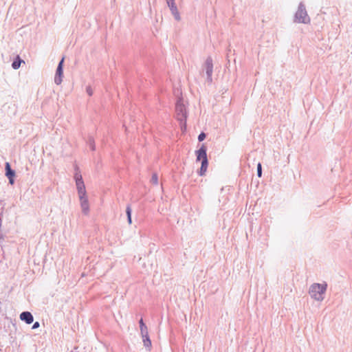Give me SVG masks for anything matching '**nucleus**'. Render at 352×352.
Segmentation results:
<instances>
[{
  "mask_svg": "<svg viewBox=\"0 0 352 352\" xmlns=\"http://www.w3.org/2000/svg\"><path fill=\"white\" fill-rule=\"evenodd\" d=\"M142 338H143V342H144V346L146 347H148V348L151 347V341L149 339L148 333H146V336L142 335Z\"/></svg>",
  "mask_w": 352,
  "mask_h": 352,
  "instance_id": "15",
  "label": "nucleus"
},
{
  "mask_svg": "<svg viewBox=\"0 0 352 352\" xmlns=\"http://www.w3.org/2000/svg\"><path fill=\"white\" fill-rule=\"evenodd\" d=\"M296 20L299 23H306L308 21L307 14L305 9L299 8L296 13Z\"/></svg>",
  "mask_w": 352,
  "mask_h": 352,
  "instance_id": "3",
  "label": "nucleus"
},
{
  "mask_svg": "<svg viewBox=\"0 0 352 352\" xmlns=\"http://www.w3.org/2000/svg\"><path fill=\"white\" fill-rule=\"evenodd\" d=\"M21 63H24V61L22 60L19 56H17L16 60L12 64L13 69H19Z\"/></svg>",
  "mask_w": 352,
  "mask_h": 352,
  "instance_id": "13",
  "label": "nucleus"
},
{
  "mask_svg": "<svg viewBox=\"0 0 352 352\" xmlns=\"http://www.w3.org/2000/svg\"><path fill=\"white\" fill-rule=\"evenodd\" d=\"M208 160L201 162V166L200 170H199V175L201 176L205 175V173L207 170V168H208Z\"/></svg>",
  "mask_w": 352,
  "mask_h": 352,
  "instance_id": "12",
  "label": "nucleus"
},
{
  "mask_svg": "<svg viewBox=\"0 0 352 352\" xmlns=\"http://www.w3.org/2000/svg\"><path fill=\"white\" fill-rule=\"evenodd\" d=\"M79 198L80 200L82 212L87 214L89 212V202H88V199L87 197V195H84V196H79Z\"/></svg>",
  "mask_w": 352,
  "mask_h": 352,
  "instance_id": "5",
  "label": "nucleus"
},
{
  "mask_svg": "<svg viewBox=\"0 0 352 352\" xmlns=\"http://www.w3.org/2000/svg\"><path fill=\"white\" fill-rule=\"evenodd\" d=\"M40 324H39V322H36L34 323L33 326H32V329H36L38 327H39Z\"/></svg>",
  "mask_w": 352,
  "mask_h": 352,
  "instance_id": "21",
  "label": "nucleus"
},
{
  "mask_svg": "<svg viewBox=\"0 0 352 352\" xmlns=\"http://www.w3.org/2000/svg\"><path fill=\"white\" fill-rule=\"evenodd\" d=\"M167 4L169 6L172 13L175 16L177 19H179V14L177 8L175 6L174 0H166Z\"/></svg>",
  "mask_w": 352,
  "mask_h": 352,
  "instance_id": "10",
  "label": "nucleus"
},
{
  "mask_svg": "<svg viewBox=\"0 0 352 352\" xmlns=\"http://www.w3.org/2000/svg\"><path fill=\"white\" fill-rule=\"evenodd\" d=\"M140 331H141L142 335L146 336V333H148V329H147L146 326L144 324L142 319H140Z\"/></svg>",
  "mask_w": 352,
  "mask_h": 352,
  "instance_id": "14",
  "label": "nucleus"
},
{
  "mask_svg": "<svg viewBox=\"0 0 352 352\" xmlns=\"http://www.w3.org/2000/svg\"><path fill=\"white\" fill-rule=\"evenodd\" d=\"M175 112L177 119L183 121L185 120L187 117V111L186 108V105L184 104L183 100L179 99L177 100L175 106Z\"/></svg>",
  "mask_w": 352,
  "mask_h": 352,
  "instance_id": "2",
  "label": "nucleus"
},
{
  "mask_svg": "<svg viewBox=\"0 0 352 352\" xmlns=\"http://www.w3.org/2000/svg\"><path fill=\"white\" fill-rule=\"evenodd\" d=\"M257 175L258 177H261L262 175V167L261 163H258L257 165Z\"/></svg>",
  "mask_w": 352,
  "mask_h": 352,
  "instance_id": "19",
  "label": "nucleus"
},
{
  "mask_svg": "<svg viewBox=\"0 0 352 352\" xmlns=\"http://www.w3.org/2000/svg\"><path fill=\"white\" fill-rule=\"evenodd\" d=\"M20 319L25 321L27 324H31L34 320L33 316L29 311L22 312L20 314Z\"/></svg>",
  "mask_w": 352,
  "mask_h": 352,
  "instance_id": "6",
  "label": "nucleus"
},
{
  "mask_svg": "<svg viewBox=\"0 0 352 352\" xmlns=\"http://www.w3.org/2000/svg\"><path fill=\"white\" fill-rule=\"evenodd\" d=\"M151 182L155 185H157L158 184V177L157 174L155 173L152 175Z\"/></svg>",
  "mask_w": 352,
  "mask_h": 352,
  "instance_id": "18",
  "label": "nucleus"
},
{
  "mask_svg": "<svg viewBox=\"0 0 352 352\" xmlns=\"http://www.w3.org/2000/svg\"><path fill=\"white\" fill-rule=\"evenodd\" d=\"M78 196H84L86 195V190L85 186L84 184V182H76Z\"/></svg>",
  "mask_w": 352,
  "mask_h": 352,
  "instance_id": "9",
  "label": "nucleus"
},
{
  "mask_svg": "<svg viewBox=\"0 0 352 352\" xmlns=\"http://www.w3.org/2000/svg\"><path fill=\"white\" fill-rule=\"evenodd\" d=\"M212 63L211 60H207L205 63V68L206 74L208 77H210L212 73Z\"/></svg>",
  "mask_w": 352,
  "mask_h": 352,
  "instance_id": "11",
  "label": "nucleus"
},
{
  "mask_svg": "<svg viewBox=\"0 0 352 352\" xmlns=\"http://www.w3.org/2000/svg\"><path fill=\"white\" fill-rule=\"evenodd\" d=\"M87 93L89 94V96H91V95H92V90H91V88H89H89H87Z\"/></svg>",
  "mask_w": 352,
  "mask_h": 352,
  "instance_id": "22",
  "label": "nucleus"
},
{
  "mask_svg": "<svg viewBox=\"0 0 352 352\" xmlns=\"http://www.w3.org/2000/svg\"><path fill=\"white\" fill-rule=\"evenodd\" d=\"M63 62H64V57L60 61V63L58 64V66L57 67V69H56V74L59 76V78L58 79L56 78L55 79V82L58 85L60 84V82H61L60 77L63 75Z\"/></svg>",
  "mask_w": 352,
  "mask_h": 352,
  "instance_id": "8",
  "label": "nucleus"
},
{
  "mask_svg": "<svg viewBox=\"0 0 352 352\" xmlns=\"http://www.w3.org/2000/svg\"><path fill=\"white\" fill-rule=\"evenodd\" d=\"M206 138V134L204 133H201L198 136V140L199 142L203 141Z\"/></svg>",
  "mask_w": 352,
  "mask_h": 352,
  "instance_id": "20",
  "label": "nucleus"
},
{
  "mask_svg": "<svg viewBox=\"0 0 352 352\" xmlns=\"http://www.w3.org/2000/svg\"><path fill=\"white\" fill-rule=\"evenodd\" d=\"M126 215H127L128 223H129V224H131V223H132V219H131V207H130V206H127V207H126Z\"/></svg>",
  "mask_w": 352,
  "mask_h": 352,
  "instance_id": "16",
  "label": "nucleus"
},
{
  "mask_svg": "<svg viewBox=\"0 0 352 352\" xmlns=\"http://www.w3.org/2000/svg\"><path fill=\"white\" fill-rule=\"evenodd\" d=\"M74 179H75L76 182H83L82 175L80 173H76L75 174Z\"/></svg>",
  "mask_w": 352,
  "mask_h": 352,
  "instance_id": "17",
  "label": "nucleus"
},
{
  "mask_svg": "<svg viewBox=\"0 0 352 352\" xmlns=\"http://www.w3.org/2000/svg\"><path fill=\"white\" fill-rule=\"evenodd\" d=\"M6 176L8 177L10 183L11 184H13L14 183V177L15 175L14 171H13L11 168L10 165L8 162L6 164Z\"/></svg>",
  "mask_w": 352,
  "mask_h": 352,
  "instance_id": "7",
  "label": "nucleus"
},
{
  "mask_svg": "<svg viewBox=\"0 0 352 352\" xmlns=\"http://www.w3.org/2000/svg\"><path fill=\"white\" fill-rule=\"evenodd\" d=\"M197 161L208 160L206 154V147L202 145L201 147L196 151Z\"/></svg>",
  "mask_w": 352,
  "mask_h": 352,
  "instance_id": "4",
  "label": "nucleus"
},
{
  "mask_svg": "<svg viewBox=\"0 0 352 352\" xmlns=\"http://www.w3.org/2000/svg\"><path fill=\"white\" fill-rule=\"evenodd\" d=\"M327 284L324 282L322 284L314 283L309 289V293L312 298L318 301H322L324 299V294L326 292Z\"/></svg>",
  "mask_w": 352,
  "mask_h": 352,
  "instance_id": "1",
  "label": "nucleus"
}]
</instances>
